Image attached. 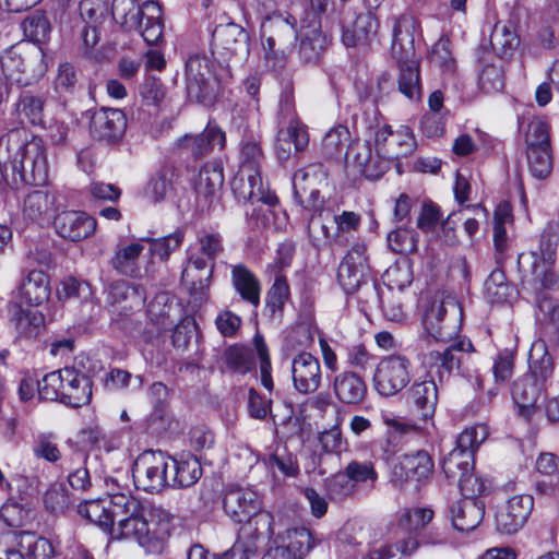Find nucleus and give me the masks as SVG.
Listing matches in <instances>:
<instances>
[{"instance_id": "nucleus-15", "label": "nucleus", "mask_w": 559, "mask_h": 559, "mask_svg": "<svg viewBox=\"0 0 559 559\" xmlns=\"http://www.w3.org/2000/svg\"><path fill=\"white\" fill-rule=\"evenodd\" d=\"M366 251L364 243H355L338 266L337 281L346 294L357 292L362 285L370 289Z\"/></svg>"}, {"instance_id": "nucleus-5", "label": "nucleus", "mask_w": 559, "mask_h": 559, "mask_svg": "<svg viewBox=\"0 0 559 559\" xmlns=\"http://www.w3.org/2000/svg\"><path fill=\"white\" fill-rule=\"evenodd\" d=\"M260 37L265 67L272 71L283 70L298 37L295 26L283 16L263 21Z\"/></svg>"}, {"instance_id": "nucleus-33", "label": "nucleus", "mask_w": 559, "mask_h": 559, "mask_svg": "<svg viewBox=\"0 0 559 559\" xmlns=\"http://www.w3.org/2000/svg\"><path fill=\"white\" fill-rule=\"evenodd\" d=\"M452 525L460 532H471L483 521L485 503L477 498H463L450 507Z\"/></svg>"}, {"instance_id": "nucleus-25", "label": "nucleus", "mask_w": 559, "mask_h": 559, "mask_svg": "<svg viewBox=\"0 0 559 559\" xmlns=\"http://www.w3.org/2000/svg\"><path fill=\"white\" fill-rule=\"evenodd\" d=\"M226 143L225 132L213 121L197 135H185L178 142L179 147L194 158L210 154L215 147L223 150Z\"/></svg>"}, {"instance_id": "nucleus-46", "label": "nucleus", "mask_w": 559, "mask_h": 559, "mask_svg": "<svg viewBox=\"0 0 559 559\" xmlns=\"http://www.w3.org/2000/svg\"><path fill=\"white\" fill-rule=\"evenodd\" d=\"M108 300L114 305L128 302L124 308L133 310L144 306L146 294L144 287L140 284L119 281L110 285Z\"/></svg>"}, {"instance_id": "nucleus-17", "label": "nucleus", "mask_w": 559, "mask_h": 559, "mask_svg": "<svg viewBox=\"0 0 559 559\" xmlns=\"http://www.w3.org/2000/svg\"><path fill=\"white\" fill-rule=\"evenodd\" d=\"M127 130V117L121 109L100 108L91 118L92 136L100 142L116 144L120 142Z\"/></svg>"}, {"instance_id": "nucleus-50", "label": "nucleus", "mask_w": 559, "mask_h": 559, "mask_svg": "<svg viewBox=\"0 0 559 559\" xmlns=\"http://www.w3.org/2000/svg\"><path fill=\"white\" fill-rule=\"evenodd\" d=\"M142 242L140 240L117 249L110 260L111 266L122 275L136 276L139 273L138 259L144 250Z\"/></svg>"}, {"instance_id": "nucleus-38", "label": "nucleus", "mask_w": 559, "mask_h": 559, "mask_svg": "<svg viewBox=\"0 0 559 559\" xmlns=\"http://www.w3.org/2000/svg\"><path fill=\"white\" fill-rule=\"evenodd\" d=\"M332 386L336 399L345 405L360 404L367 395L365 380L354 371L337 373L334 377Z\"/></svg>"}, {"instance_id": "nucleus-22", "label": "nucleus", "mask_w": 559, "mask_h": 559, "mask_svg": "<svg viewBox=\"0 0 559 559\" xmlns=\"http://www.w3.org/2000/svg\"><path fill=\"white\" fill-rule=\"evenodd\" d=\"M231 190L238 201L262 202L271 206L278 201L274 193L264 189L261 173L238 170L231 180Z\"/></svg>"}, {"instance_id": "nucleus-43", "label": "nucleus", "mask_w": 559, "mask_h": 559, "mask_svg": "<svg viewBox=\"0 0 559 559\" xmlns=\"http://www.w3.org/2000/svg\"><path fill=\"white\" fill-rule=\"evenodd\" d=\"M273 516L270 512L261 510V507L257 510V513L242 523L239 530L237 540H243L246 543L253 542L258 549V542L260 538L272 537L273 531Z\"/></svg>"}, {"instance_id": "nucleus-12", "label": "nucleus", "mask_w": 559, "mask_h": 559, "mask_svg": "<svg viewBox=\"0 0 559 559\" xmlns=\"http://www.w3.org/2000/svg\"><path fill=\"white\" fill-rule=\"evenodd\" d=\"M411 360L402 355H391L380 360L373 374L374 390L382 396H393L411 381Z\"/></svg>"}, {"instance_id": "nucleus-63", "label": "nucleus", "mask_w": 559, "mask_h": 559, "mask_svg": "<svg viewBox=\"0 0 559 559\" xmlns=\"http://www.w3.org/2000/svg\"><path fill=\"white\" fill-rule=\"evenodd\" d=\"M63 368L49 372L37 382L38 395L45 401L62 403Z\"/></svg>"}, {"instance_id": "nucleus-3", "label": "nucleus", "mask_w": 559, "mask_h": 559, "mask_svg": "<svg viewBox=\"0 0 559 559\" xmlns=\"http://www.w3.org/2000/svg\"><path fill=\"white\" fill-rule=\"evenodd\" d=\"M530 371L519 377L512 385V397L519 414L530 419L536 411L537 401L545 382L554 371L552 358L544 341L533 343L528 355Z\"/></svg>"}, {"instance_id": "nucleus-23", "label": "nucleus", "mask_w": 559, "mask_h": 559, "mask_svg": "<svg viewBox=\"0 0 559 559\" xmlns=\"http://www.w3.org/2000/svg\"><path fill=\"white\" fill-rule=\"evenodd\" d=\"M292 379L295 390L301 394L316 392L321 384V366L312 354L302 352L292 360Z\"/></svg>"}, {"instance_id": "nucleus-21", "label": "nucleus", "mask_w": 559, "mask_h": 559, "mask_svg": "<svg viewBox=\"0 0 559 559\" xmlns=\"http://www.w3.org/2000/svg\"><path fill=\"white\" fill-rule=\"evenodd\" d=\"M126 492L110 493L107 498L86 500L78 506V513L104 531H111L118 513L120 500H126Z\"/></svg>"}, {"instance_id": "nucleus-27", "label": "nucleus", "mask_w": 559, "mask_h": 559, "mask_svg": "<svg viewBox=\"0 0 559 559\" xmlns=\"http://www.w3.org/2000/svg\"><path fill=\"white\" fill-rule=\"evenodd\" d=\"M225 513L235 522L243 523L260 508V499L255 491L245 488L228 490L223 499Z\"/></svg>"}, {"instance_id": "nucleus-59", "label": "nucleus", "mask_w": 559, "mask_h": 559, "mask_svg": "<svg viewBox=\"0 0 559 559\" xmlns=\"http://www.w3.org/2000/svg\"><path fill=\"white\" fill-rule=\"evenodd\" d=\"M12 321L21 336L35 337L45 323V317L37 310H25L17 306Z\"/></svg>"}, {"instance_id": "nucleus-24", "label": "nucleus", "mask_w": 559, "mask_h": 559, "mask_svg": "<svg viewBox=\"0 0 559 559\" xmlns=\"http://www.w3.org/2000/svg\"><path fill=\"white\" fill-rule=\"evenodd\" d=\"M53 218L56 233L71 241L85 239L92 236L96 229V219L85 212L63 211Z\"/></svg>"}, {"instance_id": "nucleus-28", "label": "nucleus", "mask_w": 559, "mask_h": 559, "mask_svg": "<svg viewBox=\"0 0 559 559\" xmlns=\"http://www.w3.org/2000/svg\"><path fill=\"white\" fill-rule=\"evenodd\" d=\"M62 404L79 408L91 402L92 380L74 368H63Z\"/></svg>"}, {"instance_id": "nucleus-18", "label": "nucleus", "mask_w": 559, "mask_h": 559, "mask_svg": "<svg viewBox=\"0 0 559 559\" xmlns=\"http://www.w3.org/2000/svg\"><path fill=\"white\" fill-rule=\"evenodd\" d=\"M20 210L25 221L44 225L58 210V193L49 189H34L21 200Z\"/></svg>"}, {"instance_id": "nucleus-4", "label": "nucleus", "mask_w": 559, "mask_h": 559, "mask_svg": "<svg viewBox=\"0 0 559 559\" xmlns=\"http://www.w3.org/2000/svg\"><path fill=\"white\" fill-rule=\"evenodd\" d=\"M41 47L20 43L10 47L1 57V68L5 78L19 85L28 86L37 82L46 72Z\"/></svg>"}, {"instance_id": "nucleus-51", "label": "nucleus", "mask_w": 559, "mask_h": 559, "mask_svg": "<svg viewBox=\"0 0 559 559\" xmlns=\"http://www.w3.org/2000/svg\"><path fill=\"white\" fill-rule=\"evenodd\" d=\"M25 559H56L57 552L51 542L32 533H24L15 539Z\"/></svg>"}, {"instance_id": "nucleus-40", "label": "nucleus", "mask_w": 559, "mask_h": 559, "mask_svg": "<svg viewBox=\"0 0 559 559\" xmlns=\"http://www.w3.org/2000/svg\"><path fill=\"white\" fill-rule=\"evenodd\" d=\"M170 467L174 471V475L170 478L171 487H191L201 478L203 473L201 463L190 453H180L171 456Z\"/></svg>"}, {"instance_id": "nucleus-32", "label": "nucleus", "mask_w": 559, "mask_h": 559, "mask_svg": "<svg viewBox=\"0 0 559 559\" xmlns=\"http://www.w3.org/2000/svg\"><path fill=\"white\" fill-rule=\"evenodd\" d=\"M275 152L281 160H287L293 152H301L309 144L307 127L302 122L277 126Z\"/></svg>"}, {"instance_id": "nucleus-44", "label": "nucleus", "mask_w": 559, "mask_h": 559, "mask_svg": "<svg viewBox=\"0 0 559 559\" xmlns=\"http://www.w3.org/2000/svg\"><path fill=\"white\" fill-rule=\"evenodd\" d=\"M492 50L501 58L511 56L520 45V36L512 21H498L490 34Z\"/></svg>"}, {"instance_id": "nucleus-62", "label": "nucleus", "mask_w": 559, "mask_h": 559, "mask_svg": "<svg viewBox=\"0 0 559 559\" xmlns=\"http://www.w3.org/2000/svg\"><path fill=\"white\" fill-rule=\"evenodd\" d=\"M349 131L345 126L338 124L330 129L322 140V154L326 158H336L342 155L349 141Z\"/></svg>"}, {"instance_id": "nucleus-19", "label": "nucleus", "mask_w": 559, "mask_h": 559, "mask_svg": "<svg viewBox=\"0 0 559 559\" xmlns=\"http://www.w3.org/2000/svg\"><path fill=\"white\" fill-rule=\"evenodd\" d=\"M534 508L531 495H515L496 513V527L501 534H515L523 527Z\"/></svg>"}, {"instance_id": "nucleus-58", "label": "nucleus", "mask_w": 559, "mask_h": 559, "mask_svg": "<svg viewBox=\"0 0 559 559\" xmlns=\"http://www.w3.org/2000/svg\"><path fill=\"white\" fill-rule=\"evenodd\" d=\"M334 223V245L344 247L354 233L359 228L361 216L352 211H343L341 214L333 215Z\"/></svg>"}, {"instance_id": "nucleus-7", "label": "nucleus", "mask_w": 559, "mask_h": 559, "mask_svg": "<svg viewBox=\"0 0 559 559\" xmlns=\"http://www.w3.org/2000/svg\"><path fill=\"white\" fill-rule=\"evenodd\" d=\"M488 436L489 428L485 424L467 427L459 435L455 448L442 461V469L448 479L455 480L474 469L475 452Z\"/></svg>"}, {"instance_id": "nucleus-1", "label": "nucleus", "mask_w": 559, "mask_h": 559, "mask_svg": "<svg viewBox=\"0 0 559 559\" xmlns=\"http://www.w3.org/2000/svg\"><path fill=\"white\" fill-rule=\"evenodd\" d=\"M111 531L112 539H128L139 544L147 554L160 555L167 547L174 515L159 506H153L144 514L142 502L131 493L121 499Z\"/></svg>"}, {"instance_id": "nucleus-56", "label": "nucleus", "mask_w": 559, "mask_h": 559, "mask_svg": "<svg viewBox=\"0 0 559 559\" xmlns=\"http://www.w3.org/2000/svg\"><path fill=\"white\" fill-rule=\"evenodd\" d=\"M415 148V140L412 131L407 127H401L392 130L388 147L384 150L383 158L389 163L390 159L407 156Z\"/></svg>"}, {"instance_id": "nucleus-39", "label": "nucleus", "mask_w": 559, "mask_h": 559, "mask_svg": "<svg viewBox=\"0 0 559 559\" xmlns=\"http://www.w3.org/2000/svg\"><path fill=\"white\" fill-rule=\"evenodd\" d=\"M433 516V511L426 508L406 510L401 520L400 527L409 533L406 539L401 540L394 547L402 555L409 556L418 547V542L412 534L428 524Z\"/></svg>"}, {"instance_id": "nucleus-26", "label": "nucleus", "mask_w": 559, "mask_h": 559, "mask_svg": "<svg viewBox=\"0 0 559 559\" xmlns=\"http://www.w3.org/2000/svg\"><path fill=\"white\" fill-rule=\"evenodd\" d=\"M212 39L214 47L225 56H247L249 53V35L236 23L217 25Z\"/></svg>"}, {"instance_id": "nucleus-35", "label": "nucleus", "mask_w": 559, "mask_h": 559, "mask_svg": "<svg viewBox=\"0 0 559 559\" xmlns=\"http://www.w3.org/2000/svg\"><path fill=\"white\" fill-rule=\"evenodd\" d=\"M138 22L133 24L144 41L148 45H157L163 38L164 22L162 19V9L153 0H147L141 4V10L135 14Z\"/></svg>"}, {"instance_id": "nucleus-8", "label": "nucleus", "mask_w": 559, "mask_h": 559, "mask_svg": "<svg viewBox=\"0 0 559 559\" xmlns=\"http://www.w3.org/2000/svg\"><path fill=\"white\" fill-rule=\"evenodd\" d=\"M558 242L559 236L556 233L544 230L537 249L518 255L519 270L538 278L546 288L556 285L557 280L549 271L556 262Z\"/></svg>"}, {"instance_id": "nucleus-55", "label": "nucleus", "mask_w": 559, "mask_h": 559, "mask_svg": "<svg viewBox=\"0 0 559 559\" xmlns=\"http://www.w3.org/2000/svg\"><path fill=\"white\" fill-rule=\"evenodd\" d=\"M223 359L227 369L240 374H246L255 366L251 348L238 344L227 347Z\"/></svg>"}, {"instance_id": "nucleus-54", "label": "nucleus", "mask_w": 559, "mask_h": 559, "mask_svg": "<svg viewBox=\"0 0 559 559\" xmlns=\"http://www.w3.org/2000/svg\"><path fill=\"white\" fill-rule=\"evenodd\" d=\"M224 245L221 234L215 231H201L199 233L193 250L190 254H199L203 257V261L213 264L215 267V260L223 253Z\"/></svg>"}, {"instance_id": "nucleus-48", "label": "nucleus", "mask_w": 559, "mask_h": 559, "mask_svg": "<svg viewBox=\"0 0 559 559\" xmlns=\"http://www.w3.org/2000/svg\"><path fill=\"white\" fill-rule=\"evenodd\" d=\"M264 160L261 147V136L254 133H247L239 144V169L260 173Z\"/></svg>"}, {"instance_id": "nucleus-6", "label": "nucleus", "mask_w": 559, "mask_h": 559, "mask_svg": "<svg viewBox=\"0 0 559 559\" xmlns=\"http://www.w3.org/2000/svg\"><path fill=\"white\" fill-rule=\"evenodd\" d=\"M461 317L460 302L453 296L437 293L424 305L421 323L428 336L445 342L456 333Z\"/></svg>"}, {"instance_id": "nucleus-52", "label": "nucleus", "mask_w": 559, "mask_h": 559, "mask_svg": "<svg viewBox=\"0 0 559 559\" xmlns=\"http://www.w3.org/2000/svg\"><path fill=\"white\" fill-rule=\"evenodd\" d=\"M223 183V166L216 162L207 163L200 169L195 191L199 195L210 198L222 189Z\"/></svg>"}, {"instance_id": "nucleus-45", "label": "nucleus", "mask_w": 559, "mask_h": 559, "mask_svg": "<svg viewBox=\"0 0 559 559\" xmlns=\"http://www.w3.org/2000/svg\"><path fill=\"white\" fill-rule=\"evenodd\" d=\"M298 36L300 37L299 58L305 63H317L329 44L328 37L319 26L301 29Z\"/></svg>"}, {"instance_id": "nucleus-49", "label": "nucleus", "mask_w": 559, "mask_h": 559, "mask_svg": "<svg viewBox=\"0 0 559 559\" xmlns=\"http://www.w3.org/2000/svg\"><path fill=\"white\" fill-rule=\"evenodd\" d=\"M513 216L509 204H499L493 213V246L497 261L506 258L510 247V239L507 235V225L512 224Z\"/></svg>"}, {"instance_id": "nucleus-53", "label": "nucleus", "mask_w": 559, "mask_h": 559, "mask_svg": "<svg viewBox=\"0 0 559 559\" xmlns=\"http://www.w3.org/2000/svg\"><path fill=\"white\" fill-rule=\"evenodd\" d=\"M325 179V171L321 164H312L295 171L293 176L294 199L297 202L309 193V187L320 186Z\"/></svg>"}, {"instance_id": "nucleus-61", "label": "nucleus", "mask_w": 559, "mask_h": 559, "mask_svg": "<svg viewBox=\"0 0 559 559\" xmlns=\"http://www.w3.org/2000/svg\"><path fill=\"white\" fill-rule=\"evenodd\" d=\"M485 293L490 302L502 304L512 297L513 287L501 270H493L485 282Z\"/></svg>"}, {"instance_id": "nucleus-47", "label": "nucleus", "mask_w": 559, "mask_h": 559, "mask_svg": "<svg viewBox=\"0 0 559 559\" xmlns=\"http://www.w3.org/2000/svg\"><path fill=\"white\" fill-rule=\"evenodd\" d=\"M45 97L24 92L20 95L15 104V115L20 123L41 126L44 123Z\"/></svg>"}, {"instance_id": "nucleus-20", "label": "nucleus", "mask_w": 559, "mask_h": 559, "mask_svg": "<svg viewBox=\"0 0 559 559\" xmlns=\"http://www.w3.org/2000/svg\"><path fill=\"white\" fill-rule=\"evenodd\" d=\"M474 350L472 342L467 338L454 341L443 350H433L424 357V365L429 368V372H436L439 380L442 381L444 376L459 368L464 354Z\"/></svg>"}, {"instance_id": "nucleus-31", "label": "nucleus", "mask_w": 559, "mask_h": 559, "mask_svg": "<svg viewBox=\"0 0 559 559\" xmlns=\"http://www.w3.org/2000/svg\"><path fill=\"white\" fill-rule=\"evenodd\" d=\"M417 25V20L409 14H403L394 20L391 52L396 60L415 57L414 40Z\"/></svg>"}, {"instance_id": "nucleus-14", "label": "nucleus", "mask_w": 559, "mask_h": 559, "mask_svg": "<svg viewBox=\"0 0 559 559\" xmlns=\"http://www.w3.org/2000/svg\"><path fill=\"white\" fill-rule=\"evenodd\" d=\"M433 471V462L426 451L404 454L394 464L391 481L397 488L414 487L417 489L426 481Z\"/></svg>"}, {"instance_id": "nucleus-11", "label": "nucleus", "mask_w": 559, "mask_h": 559, "mask_svg": "<svg viewBox=\"0 0 559 559\" xmlns=\"http://www.w3.org/2000/svg\"><path fill=\"white\" fill-rule=\"evenodd\" d=\"M526 145L530 174L535 179H546L550 175L554 165L549 126L546 121L536 119L528 124Z\"/></svg>"}, {"instance_id": "nucleus-60", "label": "nucleus", "mask_w": 559, "mask_h": 559, "mask_svg": "<svg viewBox=\"0 0 559 559\" xmlns=\"http://www.w3.org/2000/svg\"><path fill=\"white\" fill-rule=\"evenodd\" d=\"M183 231L175 230L174 233L159 238H142L141 241L150 243V254L158 258L160 261H167L173 252L179 249L183 241Z\"/></svg>"}, {"instance_id": "nucleus-36", "label": "nucleus", "mask_w": 559, "mask_h": 559, "mask_svg": "<svg viewBox=\"0 0 559 559\" xmlns=\"http://www.w3.org/2000/svg\"><path fill=\"white\" fill-rule=\"evenodd\" d=\"M408 400L425 424L431 421L438 403V386L435 380L415 381L408 391Z\"/></svg>"}, {"instance_id": "nucleus-37", "label": "nucleus", "mask_w": 559, "mask_h": 559, "mask_svg": "<svg viewBox=\"0 0 559 559\" xmlns=\"http://www.w3.org/2000/svg\"><path fill=\"white\" fill-rule=\"evenodd\" d=\"M17 295L21 304L40 306L50 297V283L48 275L40 270H32L23 277Z\"/></svg>"}, {"instance_id": "nucleus-16", "label": "nucleus", "mask_w": 559, "mask_h": 559, "mask_svg": "<svg viewBox=\"0 0 559 559\" xmlns=\"http://www.w3.org/2000/svg\"><path fill=\"white\" fill-rule=\"evenodd\" d=\"M342 41L346 47L367 45L377 36L379 21L372 12L344 14L341 19Z\"/></svg>"}, {"instance_id": "nucleus-10", "label": "nucleus", "mask_w": 559, "mask_h": 559, "mask_svg": "<svg viewBox=\"0 0 559 559\" xmlns=\"http://www.w3.org/2000/svg\"><path fill=\"white\" fill-rule=\"evenodd\" d=\"M171 456L162 451H145L133 463L132 477L134 485L151 493H158L170 486L168 469Z\"/></svg>"}, {"instance_id": "nucleus-2", "label": "nucleus", "mask_w": 559, "mask_h": 559, "mask_svg": "<svg viewBox=\"0 0 559 559\" xmlns=\"http://www.w3.org/2000/svg\"><path fill=\"white\" fill-rule=\"evenodd\" d=\"M0 174L5 182L19 177L24 182L43 185L48 179V160L40 138L24 128H13L0 136Z\"/></svg>"}, {"instance_id": "nucleus-57", "label": "nucleus", "mask_w": 559, "mask_h": 559, "mask_svg": "<svg viewBox=\"0 0 559 559\" xmlns=\"http://www.w3.org/2000/svg\"><path fill=\"white\" fill-rule=\"evenodd\" d=\"M24 36L35 47H40L50 36L51 27L47 17L40 12H34L22 22Z\"/></svg>"}, {"instance_id": "nucleus-41", "label": "nucleus", "mask_w": 559, "mask_h": 559, "mask_svg": "<svg viewBox=\"0 0 559 559\" xmlns=\"http://www.w3.org/2000/svg\"><path fill=\"white\" fill-rule=\"evenodd\" d=\"M148 314L151 320L165 331L170 329L181 318V306L166 293L155 296L148 305Z\"/></svg>"}, {"instance_id": "nucleus-13", "label": "nucleus", "mask_w": 559, "mask_h": 559, "mask_svg": "<svg viewBox=\"0 0 559 559\" xmlns=\"http://www.w3.org/2000/svg\"><path fill=\"white\" fill-rule=\"evenodd\" d=\"M213 264L203 261L199 254H190L181 273V283L189 294V305L200 308L210 299Z\"/></svg>"}, {"instance_id": "nucleus-9", "label": "nucleus", "mask_w": 559, "mask_h": 559, "mask_svg": "<svg viewBox=\"0 0 559 559\" xmlns=\"http://www.w3.org/2000/svg\"><path fill=\"white\" fill-rule=\"evenodd\" d=\"M185 81L188 98L210 106L217 94L218 82L213 73V63L205 55H192L186 61Z\"/></svg>"}, {"instance_id": "nucleus-42", "label": "nucleus", "mask_w": 559, "mask_h": 559, "mask_svg": "<svg viewBox=\"0 0 559 559\" xmlns=\"http://www.w3.org/2000/svg\"><path fill=\"white\" fill-rule=\"evenodd\" d=\"M399 62V76L397 87L401 94L409 100H420L421 98V84L419 73V62L413 58H403Z\"/></svg>"}, {"instance_id": "nucleus-64", "label": "nucleus", "mask_w": 559, "mask_h": 559, "mask_svg": "<svg viewBox=\"0 0 559 559\" xmlns=\"http://www.w3.org/2000/svg\"><path fill=\"white\" fill-rule=\"evenodd\" d=\"M388 243L396 253H414L417 250L418 234L411 228H396L388 235Z\"/></svg>"}, {"instance_id": "nucleus-30", "label": "nucleus", "mask_w": 559, "mask_h": 559, "mask_svg": "<svg viewBox=\"0 0 559 559\" xmlns=\"http://www.w3.org/2000/svg\"><path fill=\"white\" fill-rule=\"evenodd\" d=\"M230 284L240 299L258 308L261 301V282L258 276L243 263L230 264Z\"/></svg>"}, {"instance_id": "nucleus-34", "label": "nucleus", "mask_w": 559, "mask_h": 559, "mask_svg": "<svg viewBox=\"0 0 559 559\" xmlns=\"http://www.w3.org/2000/svg\"><path fill=\"white\" fill-rule=\"evenodd\" d=\"M347 159L357 171L368 179L380 178L388 169V162L372 155V148L368 142H356L349 145Z\"/></svg>"}, {"instance_id": "nucleus-29", "label": "nucleus", "mask_w": 559, "mask_h": 559, "mask_svg": "<svg viewBox=\"0 0 559 559\" xmlns=\"http://www.w3.org/2000/svg\"><path fill=\"white\" fill-rule=\"evenodd\" d=\"M287 545L269 549L262 559H302L316 545L311 532L305 527L287 531Z\"/></svg>"}]
</instances>
